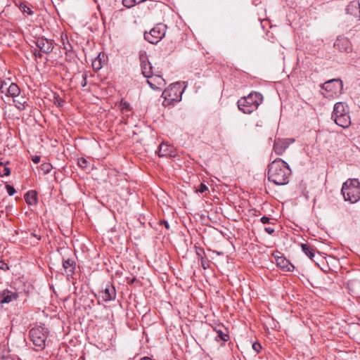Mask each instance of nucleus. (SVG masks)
<instances>
[{"label": "nucleus", "mask_w": 360, "mask_h": 360, "mask_svg": "<svg viewBox=\"0 0 360 360\" xmlns=\"http://www.w3.org/2000/svg\"><path fill=\"white\" fill-rule=\"evenodd\" d=\"M301 248L304 254L308 256L310 259L314 260V257H315V250L313 247H311L308 243H302L301 244Z\"/></svg>", "instance_id": "nucleus-22"}, {"label": "nucleus", "mask_w": 360, "mask_h": 360, "mask_svg": "<svg viewBox=\"0 0 360 360\" xmlns=\"http://www.w3.org/2000/svg\"><path fill=\"white\" fill-rule=\"evenodd\" d=\"M31 235H32L33 237L36 238L38 240H39L41 239V235L37 234V233H36L35 232H32V233H31Z\"/></svg>", "instance_id": "nucleus-46"}, {"label": "nucleus", "mask_w": 360, "mask_h": 360, "mask_svg": "<svg viewBox=\"0 0 360 360\" xmlns=\"http://www.w3.org/2000/svg\"><path fill=\"white\" fill-rule=\"evenodd\" d=\"M0 269L7 270L8 269V266L6 263H5L3 260H0Z\"/></svg>", "instance_id": "nucleus-38"}, {"label": "nucleus", "mask_w": 360, "mask_h": 360, "mask_svg": "<svg viewBox=\"0 0 360 360\" xmlns=\"http://www.w3.org/2000/svg\"><path fill=\"white\" fill-rule=\"evenodd\" d=\"M167 26L158 23L150 32H144V39L152 44H156L165 36Z\"/></svg>", "instance_id": "nucleus-8"}, {"label": "nucleus", "mask_w": 360, "mask_h": 360, "mask_svg": "<svg viewBox=\"0 0 360 360\" xmlns=\"http://www.w3.org/2000/svg\"><path fill=\"white\" fill-rule=\"evenodd\" d=\"M88 162L86 159L81 158L78 160V165L80 167L86 168L87 167Z\"/></svg>", "instance_id": "nucleus-30"}, {"label": "nucleus", "mask_w": 360, "mask_h": 360, "mask_svg": "<svg viewBox=\"0 0 360 360\" xmlns=\"http://www.w3.org/2000/svg\"><path fill=\"white\" fill-rule=\"evenodd\" d=\"M52 169V165L50 163H44L42 165V169L45 173H49Z\"/></svg>", "instance_id": "nucleus-31"}, {"label": "nucleus", "mask_w": 360, "mask_h": 360, "mask_svg": "<svg viewBox=\"0 0 360 360\" xmlns=\"http://www.w3.org/2000/svg\"><path fill=\"white\" fill-rule=\"evenodd\" d=\"M22 11L23 13H27L28 15H33L34 13L33 11L26 5L22 6Z\"/></svg>", "instance_id": "nucleus-33"}, {"label": "nucleus", "mask_w": 360, "mask_h": 360, "mask_svg": "<svg viewBox=\"0 0 360 360\" xmlns=\"http://www.w3.org/2000/svg\"><path fill=\"white\" fill-rule=\"evenodd\" d=\"M4 82H6V85H4L3 89H1V92L2 94H4L6 95V91L7 90L8 86V85L11 84V81L9 79H4Z\"/></svg>", "instance_id": "nucleus-36"}, {"label": "nucleus", "mask_w": 360, "mask_h": 360, "mask_svg": "<svg viewBox=\"0 0 360 360\" xmlns=\"http://www.w3.org/2000/svg\"><path fill=\"white\" fill-rule=\"evenodd\" d=\"M62 264L67 278H72L76 269V262L72 258H63Z\"/></svg>", "instance_id": "nucleus-16"}, {"label": "nucleus", "mask_w": 360, "mask_h": 360, "mask_svg": "<svg viewBox=\"0 0 360 360\" xmlns=\"http://www.w3.org/2000/svg\"><path fill=\"white\" fill-rule=\"evenodd\" d=\"M6 191L9 195H13L15 193L16 191L15 188L13 186H11L9 184H7L6 186Z\"/></svg>", "instance_id": "nucleus-29"}, {"label": "nucleus", "mask_w": 360, "mask_h": 360, "mask_svg": "<svg viewBox=\"0 0 360 360\" xmlns=\"http://www.w3.org/2000/svg\"><path fill=\"white\" fill-rule=\"evenodd\" d=\"M18 297L19 295L18 292L8 289H4L0 291V304L11 303L16 300Z\"/></svg>", "instance_id": "nucleus-15"}, {"label": "nucleus", "mask_w": 360, "mask_h": 360, "mask_svg": "<svg viewBox=\"0 0 360 360\" xmlns=\"http://www.w3.org/2000/svg\"><path fill=\"white\" fill-rule=\"evenodd\" d=\"M208 191V188H207V186L205 184H203V183H201V184H200L199 187H198V189H197V191H198V192H200V193H204V192H205V191Z\"/></svg>", "instance_id": "nucleus-34"}, {"label": "nucleus", "mask_w": 360, "mask_h": 360, "mask_svg": "<svg viewBox=\"0 0 360 360\" xmlns=\"http://www.w3.org/2000/svg\"><path fill=\"white\" fill-rule=\"evenodd\" d=\"M182 89L180 83L172 84L170 86L165 89L162 94V97L165 99L163 101L164 105H167L172 102H179L181 100Z\"/></svg>", "instance_id": "nucleus-6"}, {"label": "nucleus", "mask_w": 360, "mask_h": 360, "mask_svg": "<svg viewBox=\"0 0 360 360\" xmlns=\"http://www.w3.org/2000/svg\"><path fill=\"white\" fill-rule=\"evenodd\" d=\"M163 147L164 146L162 145L160 146V149H159V151H158L159 156H165V155H167V153H165V150H163Z\"/></svg>", "instance_id": "nucleus-39"}, {"label": "nucleus", "mask_w": 360, "mask_h": 360, "mask_svg": "<svg viewBox=\"0 0 360 360\" xmlns=\"http://www.w3.org/2000/svg\"><path fill=\"white\" fill-rule=\"evenodd\" d=\"M82 81L81 82V85L82 87H85L87 84V74L86 72H84L82 75Z\"/></svg>", "instance_id": "nucleus-35"}, {"label": "nucleus", "mask_w": 360, "mask_h": 360, "mask_svg": "<svg viewBox=\"0 0 360 360\" xmlns=\"http://www.w3.org/2000/svg\"><path fill=\"white\" fill-rule=\"evenodd\" d=\"M13 101L14 105L20 110H23L25 109L27 105V98L23 95L20 94H18V96L13 98Z\"/></svg>", "instance_id": "nucleus-20"}, {"label": "nucleus", "mask_w": 360, "mask_h": 360, "mask_svg": "<svg viewBox=\"0 0 360 360\" xmlns=\"http://www.w3.org/2000/svg\"><path fill=\"white\" fill-rule=\"evenodd\" d=\"M325 92L322 93L326 98H334L340 95L343 90V83L340 79H333L321 84Z\"/></svg>", "instance_id": "nucleus-7"}, {"label": "nucleus", "mask_w": 360, "mask_h": 360, "mask_svg": "<svg viewBox=\"0 0 360 360\" xmlns=\"http://www.w3.org/2000/svg\"><path fill=\"white\" fill-rule=\"evenodd\" d=\"M334 47L340 52L351 53L352 51V45L350 41L342 37L337 38L334 43Z\"/></svg>", "instance_id": "nucleus-14"}, {"label": "nucleus", "mask_w": 360, "mask_h": 360, "mask_svg": "<svg viewBox=\"0 0 360 360\" xmlns=\"http://www.w3.org/2000/svg\"><path fill=\"white\" fill-rule=\"evenodd\" d=\"M121 105L123 109L129 110V104L127 101H121Z\"/></svg>", "instance_id": "nucleus-42"}, {"label": "nucleus", "mask_w": 360, "mask_h": 360, "mask_svg": "<svg viewBox=\"0 0 360 360\" xmlns=\"http://www.w3.org/2000/svg\"><path fill=\"white\" fill-rule=\"evenodd\" d=\"M20 93V89L19 86L15 83L11 82V84L8 85V89L6 91V96L13 98L18 96Z\"/></svg>", "instance_id": "nucleus-21"}, {"label": "nucleus", "mask_w": 360, "mask_h": 360, "mask_svg": "<svg viewBox=\"0 0 360 360\" xmlns=\"http://www.w3.org/2000/svg\"><path fill=\"white\" fill-rule=\"evenodd\" d=\"M33 42L44 53L49 54L51 53L53 49V39H48L44 37H38Z\"/></svg>", "instance_id": "nucleus-11"}, {"label": "nucleus", "mask_w": 360, "mask_h": 360, "mask_svg": "<svg viewBox=\"0 0 360 360\" xmlns=\"http://www.w3.org/2000/svg\"><path fill=\"white\" fill-rule=\"evenodd\" d=\"M147 84L153 90H160L166 85L165 80L160 74H151L147 77Z\"/></svg>", "instance_id": "nucleus-12"}, {"label": "nucleus", "mask_w": 360, "mask_h": 360, "mask_svg": "<svg viewBox=\"0 0 360 360\" xmlns=\"http://www.w3.org/2000/svg\"><path fill=\"white\" fill-rule=\"evenodd\" d=\"M0 360H14L11 356H2L1 358H0Z\"/></svg>", "instance_id": "nucleus-44"}, {"label": "nucleus", "mask_w": 360, "mask_h": 360, "mask_svg": "<svg viewBox=\"0 0 360 360\" xmlns=\"http://www.w3.org/2000/svg\"><path fill=\"white\" fill-rule=\"evenodd\" d=\"M140 360H152V359L148 356H144V357L141 358Z\"/></svg>", "instance_id": "nucleus-47"}, {"label": "nucleus", "mask_w": 360, "mask_h": 360, "mask_svg": "<svg viewBox=\"0 0 360 360\" xmlns=\"http://www.w3.org/2000/svg\"><path fill=\"white\" fill-rule=\"evenodd\" d=\"M104 63L105 60L101 58V53H99L98 56L92 61L91 65L93 69L97 72L102 68Z\"/></svg>", "instance_id": "nucleus-23"}, {"label": "nucleus", "mask_w": 360, "mask_h": 360, "mask_svg": "<svg viewBox=\"0 0 360 360\" xmlns=\"http://www.w3.org/2000/svg\"><path fill=\"white\" fill-rule=\"evenodd\" d=\"M123 5L127 8H131L135 4H139L136 0H122Z\"/></svg>", "instance_id": "nucleus-26"}, {"label": "nucleus", "mask_w": 360, "mask_h": 360, "mask_svg": "<svg viewBox=\"0 0 360 360\" xmlns=\"http://www.w3.org/2000/svg\"><path fill=\"white\" fill-rule=\"evenodd\" d=\"M11 174V169L6 165L0 162V176H8Z\"/></svg>", "instance_id": "nucleus-25"}, {"label": "nucleus", "mask_w": 360, "mask_h": 360, "mask_svg": "<svg viewBox=\"0 0 360 360\" xmlns=\"http://www.w3.org/2000/svg\"><path fill=\"white\" fill-rule=\"evenodd\" d=\"M293 140L290 141V139H277L274 141V152L278 155H282L284 151L288 148L290 143L292 142Z\"/></svg>", "instance_id": "nucleus-17"}, {"label": "nucleus", "mask_w": 360, "mask_h": 360, "mask_svg": "<svg viewBox=\"0 0 360 360\" xmlns=\"http://www.w3.org/2000/svg\"><path fill=\"white\" fill-rule=\"evenodd\" d=\"M291 174L288 164L281 158H276L268 165L267 179L275 185L288 184Z\"/></svg>", "instance_id": "nucleus-1"}, {"label": "nucleus", "mask_w": 360, "mask_h": 360, "mask_svg": "<svg viewBox=\"0 0 360 360\" xmlns=\"http://www.w3.org/2000/svg\"><path fill=\"white\" fill-rule=\"evenodd\" d=\"M201 266L204 269H207L210 267V261L207 259L201 258L200 259Z\"/></svg>", "instance_id": "nucleus-28"}, {"label": "nucleus", "mask_w": 360, "mask_h": 360, "mask_svg": "<svg viewBox=\"0 0 360 360\" xmlns=\"http://www.w3.org/2000/svg\"><path fill=\"white\" fill-rule=\"evenodd\" d=\"M161 224H163L166 229H169V223H168V221H166V220H162V221H161Z\"/></svg>", "instance_id": "nucleus-45"}, {"label": "nucleus", "mask_w": 360, "mask_h": 360, "mask_svg": "<svg viewBox=\"0 0 360 360\" xmlns=\"http://www.w3.org/2000/svg\"><path fill=\"white\" fill-rule=\"evenodd\" d=\"M341 192L345 201L356 203L360 200V182L357 179H350L343 183Z\"/></svg>", "instance_id": "nucleus-4"}, {"label": "nucleus", "mask_w": 360, "mask_h": 360, "mask_svg": "<svg viewBox=\"0 0 360 360\" xmlns=\"http://www.w3.org/2000/svg\"><path fill=\"white\" fill-rule=\"evenodd\" d=\"M25 200L28 205H36L38 202L36 191L30 190L24 195Z\"/></svg>", "instance_id": "nucleus-19"}, {"label": "nucleus", "mask_w": 360, "mask_h": 360, "mask_svg": "<svg viewBox=\"0 0 360 360\" xmlns=\"http://www.w3.org/2000/svg\"><path fill=\"white\" fill-rule=\"evenodd\" d=\"M347 289L353 297L360 296V282L358 281H349L347 283Z\"/></svg>", "instance_id": "nucleus-18"}, {"label": "nucleus", "mask_w": 360, "mask_h": 360, "mask_svg": "<svg viewBox=\"0 0 360 360\" xmlns=\"http://www.w3.org/2000/svg\"><path fill=\"white\" fill-rule=\"evenodd\" d=\"M252 349L258 354L262 349V345L259 342H255L252 344Z\"/></svg>", "instance_id": "nucleus-32"}, {"label": "nucleus", "mask_w": 360, "mask_h": 360, "mask_svg": "<svg viewBox=\"0 0 360 360\" xmlns=\"http://www.w3.org/2000/svg\"><path fill=\"white\" fill-rule=\"evenodd\" d=\"M331 118L335 124L342 128H347L351 124L349 108L345 102H338L334 105Z\"/></svg>", "instance_id": "nucleus-3"}, {"label": "nucleus", "mask_w": 360, "mask_h": 360, "mask_svg": "<svg viewBox=\"0 0 360 360\" xmlns=\"http://www.w3.org/2000/svg\"><path fill=\"white\" fill-rule=\"evenodd\" d=\"M260 221L264 224H269L270 223V218L266 216H263L262 217H261Z\"/></svg>", "instance_id": "nucleus-37"}, {"label": "nucleus", "mask_w": 360, "mask_h": 360, "mask_svg": "<svg viewBox=\"0 0 360 360\" xmlns=\"http://www.w3.org/2000/svg\"><path fill=\"white\" fill-rule=\"evenodd\" d=\"M137 1L138 4H141L143 1H145L146 0H136Z\"/></svg>", "instance_id": "nucleus-48"}, {"label": "nucleus", "mask_w": 360, "mask_h": 360, "mask_svg": "<svg viewBox=\"0 0 360 360\" xmlns=\"http://www.w3.org/2000/svg\"><path fill=\"white\" fill-rule=\"evenodd\" d=\"M281 255L279 252H276L273 254L276 265L279 266L284 271H292L294 269V266L290 262L288 259H287L285 257Z\"/></svg>", "instance_id": "nucleus-13"}, {"label": "nucleus", "mask_w": 360, "mask_h": 360, "mask_svg": "<svg viewBox=\"0 0 360 360\" xmlns=\"http://www.w3.org/2000/svg\"><path fill=\"white\" fill-rule=\"evenodd\" d=\"M264 230L269 234H272L275 231L273 227H271V226L265 227Z\"/></svg>", "instance_id": "nucleus-41"}, {"label": "nucleus", "mask_w": 360, "mask_h": 360, "mask_svg": "<svg viewBox=\"0 0 360 360\" xmlns=\"http://www.w3.org/2000/svg\"><path fill=\"white\" fill-rule=\"evenodd\" d=\"M48 337V330L42 326L33 327L29 331V338L33 345L37 347L36 350H42L46 346V340Z\"/></svg>", "instance_id": "nucleus-5"}, {"label": "nucleus", "mask_w": 360, "mask_h": 360, "mask_svg": "<svg viewBox=\"0 0 360 360\" xmlns=\"http://www.w3.org/2000/svg\"><path fill=\"white\" fill-rule=\"evenodd\" d=\"M98 293L99 297H101L105 302L115 300L117 296L115 288L110 282H108L105 288L99 291Z\"/></svg>", "instance_id": "nucleus-10"}, {"label": "nucleus", "mask_w": 360, "mask_h": 360, "mask_svg": "<svg viewBox=\"0 0 360 360\" xmlns=\"http://www.w3.org/2000/svg\"><path fill=\"white\" fill-rule=\"evenodd\" d=\"M196 255L198 256V259H200L201 258H203V255H205L204 249L202 248H199L197 246H195Z\"/></svg>", "instance_id": "nucleus-27"}, {"label": "nucleus", "mask_w": 360, "mask_h": 360, "mask_svg": "<svg viewBox=\"0 0 360 360\" xmlns=\"http://www.w3.org/2000/svg\"><path fill=\"white\" fill-rule=\"evenodd\" d=\"M262 101L263 96L260 93L252 91L238 101V108L243 113L250 114L257 109Z\"/></svg>", "instance_id": "nucleus-2"}, {"label": "nucleus", "mask_w": 360, "mask_h": 360, "mask_svg": "<svg viewBox=\"0 0 360 360\" xmlns=\"http://www.w3.org/2000/svg\"><path fill=\"white\" fill-rule=\"evenodd\" d=\"M32 160L35 163L37 164L40 162V157L38 155H35L32 158Z\"/></svg>", "instance_id": "nucleus-43"}, {"label": "nucleus", "mask_w": 360, "mask_h": 360, "mask_svg": "<svg viewBox=\"0 0 360 360\" xmlns=\"http://www.w3.org/2000/svg\"><path fill=\"white\" fill-rule=\"evenodd\" d=\"M217 335L215 338L216 341L221 340L223 342L221 345H223L226 342L229 340V335L227 332H224L221 330H216Z\"/></svg>", "instance_id": "nucleus-24"}, {"label": "nucleus", "mask_w": 360, "mask_h": 360, "mask_svg": "<svg viewBox=\"0 0 360 360\" xmlns=\"http://www.w3.org/2000/svg\"><path fill=\"white\" fill-rule=\"evenodd\" d=\"M41 51L39 50H37L35 49L34 51H33V54L34 56V57L37 58H41L42 57V54H41Z\"/></svg>", "instance_id": "nucleus-40"}, {"label": "nucleus", "mask_w": 360, "mask_h": 360, "mask_svg": "<svg viewBox=\"0 0 360 360\" xmlns=\"http://www.w3.org/2000/svg\"><path fill=\"white\" fill-rule=\"evenodd\" d=\"M139 60L141 69V74L144 77H149L153 73V66L148 60L147 53L145 51H141L139 52Z\"/></svg>", "instance_id": "nucleus-9"}]
</instances>
